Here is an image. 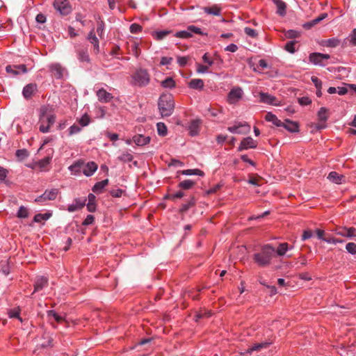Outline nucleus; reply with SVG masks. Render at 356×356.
I'll use <instances>...</instances> for the list:
<instances>
[{"mask_svg":"<svg viewBox=\"0 0 356 356\" xmlns=\"http://www.w3.org/2000/svg\"><path fill=\"white\" fill-rule=\"evenodd\" d=\"M275 252V249L270 244L264 245L260 252L253 254V260L261 267L267 266L270 265Z\"/></svg>","mask_w":356,"mask_h":356,"instance_id":"f257e3e1","label":"nucleus"},{"mask_svg":"<svg viewBox=\"0 0 356 356\" xmlns=\"http://www.w3.org/2000/svg\"><path fill=\"white\" fill-rule=\"evenodd\" d=\"M56 116L53 114L47 106H42L40 109L39 115V130L42 133L49 131L50 127L54 124Z\"/></svg>","mask_w":356,"mask_h":356,"instance_id":"f03ea898","label":"nucleus"},{"mask_svg":"<svg viewBox=\"0 0 356 356\" xmlns=\"http://www.w3.org/2000/svg\"><path fill=\"white\" fill-rule=\"evenodd\" d=\"M159 109L163 118L170 116L174 111L175 104L170 95H162L158 102Z\"/></svg>","mask_w":356,"mask_h":356,"instance_id":"7ed1b4c3","label":"nucleus"},{"mask_svg":"<svg viewBox=\"0 0 356 356\" xmlns=\"http://www.w3.org/2000/svg\"><path fill=\"white\" fill-rule=\"evenodd\" d=\"M132 79L134 85L144 87L149 83L150 76L146 70L140 68L134 73Z\"/></svg>","mask_w":356,"mask_h":356,"instance_id":"20e7f679","label":"nucleus"},{"mask_svg":"<svg viewBox=\"0 0 356 356\" xmlns=\"http://www.w3.org/2000/svg\"><path fill=\"white\" fill-rule=\"evenodd\" d=\"M53 7L61 16H67L72 11V5L68 0H54Z\"/></svg>","mask_w":356,"mask_h":356,"instance_id":"39448f33","label":"nucleus"},{"mask_svg":"<svg viewBox=\"0 0 356 356\" xmlns=\"http://www.w3.org/2000/svg\"><path fill=\"white\" fill-rule=\"evenodd\" d=\"M74 50L80 62H90L88 54V46L87 44L76 43L74 44Z\"/></svg>","mask_w":356,"mask_h":356,"instance_id":"423d86ee","label":"nucleus"},{"mask_svg":"<svg viewBox=\"0 0 356 356\" xmlns=\"http://www.w3.org/2000/svg\"><path fill=\"white\" fill-rule=\"evenodd\" d=\"M330 58V56L329 54L314 52L309 54V60L315 65L325 67L326 63L324 62V60H327Z\"/></svg>","mask_w":356,"mask_h":356,"instance_id":"0eeeda50","label":"nucleus"},{"mask_svg":"<svg viewBox=\"0 0 356 356\" xmlns=\"http://www.w3.org/2000/svg\"><path fill=\"white\" fill-rule=\"evenodd\" d=\"M58 194V189L52 188L51 190H46L43 194L38 196L35 199V202H39L43 204L45 202L49 200H54Z\"/></svg>","mask_w":356,"mask_h":356,"instance_id":"6e6552de","label":"nucleus"},{"mask_svg":"<svg viewBox=\"0 0 356 356\" xmlns=\"http://www.w3.org/2000/svg\"><path fill=\"white\" fill-rule=\"evenodd\" d=\"M334 232L337 235L346 237L350 239L354 238L356 236V229L353 227H339L335 229Z\"/></svg>","mask_w":356,"mask_h":356,"instance_id":"1a4fd4ad","label":"nucleus"},{"mask_svg":"<svg viewBox=\"0 0 356 356\" xmlns=\"http://www.w3.org/2000/svg\"><path fill=\"white\" fill-rule=\"evenodd\" d=\"M227 130L232 134H245L250 130V127L246 123L237 122L232 127H229Z\"/></svg>","mask_w":356,"mask_h":356,"instance_id":"9d476101","label":"nucleus"},{"mask_svg":"<svg viewBox=\"0 0 356 356\" xmlns=\"http://www.w3.org/2000/svg\"><path fill=\"white\" fill-rule=\"evenodd\" d=\"M258 143L257 140H254L252 137L248 136L244 138L238 147V151L241 152L245 149H248L250 148H256L257 147Z\"/></svg>","mask_w":356,"mask_h":356,"instance_id":"9b49d317","label":"nucleus"},{"mask_svg":"<svg viewBox=\"0 0 356 356\" xmlns=\"http://www.w3.org/2000/svg\"><path fill=\"white\" fill-rule=\"evenodd\" d=\"M243 95V90L241 88H233L228 93V102L230 104H235L238 102Z\"/></svg>","mask_w":356,"mask_h":356,"instance_id":"f8f14e48","label":"nucleus"},{"mask_svg":"<svg viewBox=\"0 0 356 356\" xmlns=\"http://www.w3.org/2000/svg\"><path fill=\"white\" fill-rule=\"evenodd\" d=\"M38 86L36 83H29L25 86L22 90V95L26 99H29L37 92Z\"/></svg>","mask_w":356,"mask_h":356,"instance_id":"ddd939ff","label":"nucleus"},{"mask_svg":"<svg viewBox=\"0 0 356 356\" xmlns=\"http://www.w3.org/2000/svg\"><path fill=\"white\" fill-rule=\"evenodd\" d=\"M86 200L87 199L86 197L76 198L72 204L68 206L67 211L69 212H74L81 209L86 205Z\"/></svg>","mask_w":356,"mask_h":356,"instance_id":"4468645a","label":"nucleus"},{"mask_svg":"<svg viewBox=\"0 0 356 356\" xmlns=\"http://www.w3.org/2000/svg\"><path fill=\"white\" fill-rule=\"evenodd\" d=\"M86 39L93 45V51L95 54L99 53V42L95 35L94 29H92L88 34Z\"/></svg>","mask_w":356,"mask_h":356,"instance_id":"2eb2a0df","label":"nucleus"},{"mask_svg":"<svg viewBox=\"0 0 356 356\" xmlns=\"http://www.w3.org/2000/svg\"><path fill=\"white\" fill-rule=\"evenodd\" d=\"M202 121L199 119L193 120L188 125L189 134L191 136L198 135Z\"/></svg>","mask_w":356,"mask_h":356,"instance_id":"dca6fc26","label":"nucleus"},{"mask_svg":"<svg viewBox=\"0 0 356 356\" xmlns=\"http://www.w3.org/2000/svg\"><path fill=\"white\" fill-rule=\"evenodd\" d=\"M97 164L95 162L90 161L83 165L82 172L86 177H90L97 170Z\"/></svg>","mask_w":356,"mask_h":356,"instance_id":"f3484780","label":"nucleus"},{"mask_svg":"<svg viewBox=\"0 0 356 356\" xmlns=\"http://www.w3.org/2000/svg\"><path fill=\"white\" fill-rule=\"evenodd\" d=\"M271 342H261L254 344L252 347L249 348L247 351L243 353V356H250L254 351H259L263 348H267Z\"/></svg>","mask_w":356,"mask_h":356,"instance_id":"a211bd4d","label":"nucleus"},{"mask_svg":"<svg viewBox=\"0 0 356 356\" xmlns=\"http://www.w3.org/2000/svg\"><path fill=\"white\" fill-rule=\"evenodd\" d=\"M259 97L260 101L262 103L275 106L278 105V104L277 103V99L273 95H271L266 92H260Z\"/></svg>","mask_w":356,"mask_h":356,"instance_id":"6ab92c4d","label":"nucleus"},{"mask_svg":"<svg viewBox=\"0 0 356 356\" xmlns=\"http://www.w3.org/2000/svg\"><path fill=\"white\" fill-rule=\"evenodd\" d=\"M49 69L51 72L55 76L56 79H60L63 77L65 69L60 64H52L51 65Z\"/></svg>","mask_w":356,"mask_h":356,"instance_id":"aec40b11","label":"nucleus"},{"mask_svg":"<svg viewBox=\"0 0 356 356\" xmlns=\"http://www.w3.org/2000/svg\"><path fill=\"white\" fill-rule=\"evenodd\" d=\"M97 96L99 102L104 103L109 102L113 98L112 94L107 92L104 88L97 90Z\"/></svg>","mask_w":356,"mask_h":356,"instance_id":"412c9836","label":"nucleus"},{"mask_svg":"<svg viewBox=\"0 0 356 356\" xmlns=\"http://www.w3.org/2000/svg\"><path fill=\"white\" fill-rule=\"evenodd\" d=\"M282 127L285 128L287 131L291 133H296L299 131V125L296 122L291 121L286 119Z\"/></svg>","mask_w":356,"mask_h":356,"instance_id":"4be33fe9","label":"nucleus"},{"mask_svg":"<svg viewBox=\"0 0 356 356\" xmlns=\"http://www.w3.org/2000/svg\"><path fill=\"white\" fill-rule=\"evenodd\" d=\"M48 279L45 277H38L34 284V292L42 290L44 287L47 286Z\"/></svg>","mask_w":356,"mask_h":356,"instance_id":"5701e85b","label":"nucleus"},{"mask_svg":"<svg viewBox=\"0 0 356 356\" xmlns=\"http://www.w3.org/2000/svg\"><path fill=\"white\" fill-rule=\"evenodd\" d=\"M327 179L330 181L337 184H340L345 181V176H343V175H339L335 171L330 172L327 176Z\"/></svg>","mask_w":356,"mask_h":356,"instance_id":"b1692460","label":"nucleus"},{"mask_svg":"<svg viewBox=\"0 0 356 356\" xmlns=\"http://www.w3.org/2000/svg\"><path fill=\"white\" fill-rule=\"evenodd\" d=\"M53 152H54V150H53V149L51 148L49 150L48 155L47 156H45L44 158H43L42 159L40 160L37 163V165L39 166V168L40 169L45 168L50 163V162L52 159Z\"/></svg>","mask_w":356,"mask_h":356,"instance_id":"393cba45","label":"nucleus"},{"mask_svg":"<svg viewBox=\"0 0 356 356\" xmlns=\"http://www.w3.org/2000/svg\"><path fill=\"white\" fill-rule=\"evenodd\" d=\"M204 86V81L201 79H193L188 83V87L191 89L202 90Z\"/></svg>","mask_w":356,"mask_h":356,"instance_id":"a878e982","label":"nucleus"},{"mask_svg":"<svg viewBox=\"0 0 356 356\" xmlns=\"http://www.w3.org/2000/svg\"><path fill=\"white\" fill-rule=\"evenodd\" d=\"M273 1L277 6V13L282 17L285 16L286 14L285 2L282 0H273Z\"/></svg>","mask_w":356,"mask_h":356,"instance_id":"bb28decb","label":"nucleus"},{"mask_svg":"<svg viewBox=\"0 0 356 356\" xmlns=\"http://www.w3.org/2000/svg\"><path fill=\"white\" fill-rule=\"evenodd\" d=\"M133 141L138 146H143L150 142V137L139 134L133 137Z\"/></svg>","mask_w":356,"mask_h":356,"instance_id":"cd10ccee","label":"nucleus"},{"mask_svg":"<svg viewBox=\"0 0 356 356\" xmlns=\"http://www.w3.org/2000/svg\"><path fill=\"white\" fill-rule=\"evenodd\" d=\"M108 179L98 181L93 186L92 191L97 194L102 193L104 188L108 184Z\"/></svg>","mask_w":356,"mask_h":356,"instance_id":"c85d7f7f","label":"nucleus"},{"mask_svg":"<svg viewBox=\"0 0 356 356\" xmlns=\"http://www.w3.org/2000/svg\"><path fill=\"white\" fill-rule=\"evenodd\" d=\"M265 120L267 122H271L276 127H281L284 124V122L279 120L277 116L270 112L266 113Z\"/></svg>","mask_w":356,"mask_h":356,"instance_id":"c756f323","label":"nucleus"},{"mask_svg":"<svg viewBox=\"0 0 356 356\" xmlns=\"http://www.w3.org/2000/svg\"><path fill=\"white\" fill-rule=\"evenodd\" d=\"M202 10L205 13L208 15H212L215 16H220L221 15V9L217 5H213L211 7H204Z\"/></svg>","mask_w":356,"mask_h":356,"instance_id":"7c9ffc66","label":"nucleus"},{"mask_svg":"<svg viewBox=\"0 0 356 356\" xmlns=\"http://www.w3.org/2000/svg\"><path fill=\"white\" fill-rule=\"evenodd\" d=\"M341 43L340 40L336 38H330L327 40H323L321 45L327 47L334 48L339 46Z\"/></svg>","mask_w":356,"mask_h":356,"instance_id":"2f4dec72","label":"nucleus"},{"mask_svg":"<svg viewBox=\"0 0 356 356\" xmlns=\"http://www.w3.org/2000/svg\"><path fill=\"white\" fill-rule=\"evenodd\" d=\"M311 79L316 88V94L317 97H321L322 96L321 88H322V84H323L321 80L319 79L317 76H312Z\"/></svg>","mask_w":356,"mask_h":356,"instance_id":"473e14b6","label":"nucleus"},{"mask_svg":"<svg viewBox=\"0 0 356 356\" xmlns=\"http://www.w3.org/2000/svg\"><path fill=\"white\" fill-rule=\"evenodd\" d=\"M19 307H16L8 311V315L10 318H17L21 323L23 322V319L19 316L20 314Z\"/></svg>","mask_w":356,"mask_h":356,"instance_id":"72a5a7b5","label":"nucleus"},{"mask_svg":"<svg viewBox=\"0 0 356 356\" xmlns=\"http://www.w3.org/2000/svg\"><path fill=\"white\" fill-rule=\"evenodd\" d=\"M180 172L184 175L191 176V175H198L200 177H203L204 173L203 171L199 169H188L180 171Z\"/></svg>","mask_w":356,"mask_h":356,"instance_id":"f704fd0d","label":"nucleus"},{"mask_svg":"<svg viewBox=\"0 0 356 356\" xmlns=\"http://www.w3.org/2000/svg\"><path fill=\"white\" fill-rule=\"evenodd\" d=\"M83 163L81 161H77L71 165L69 167V170L71 171L72 173L76 175L81 172V171L83 170Z\"/></svg>","mask_w":356,"mask_h":356,"instance_id":"c9c22d12","label":"nucleus"},{"mask_svg":"<svg viewBox=\"0 0 356 356\" xmlns=\"http://www.w3.org/2000/svg\"><path fill=\"white\" fill-rule=\"evenodd\" d=\"M195 204V199L192 197L186 203L183 204L179 209L180 213H185Z\"/></svg>","mask_w":356,"mask_h":356,"instance_id":"e433bc0d","label":"nucleus"},{"mask_svg":"<svg viewBox=\"0 0 356 356\" xmlns=\"http://www.w3.org/2000/svg\"><path fill=\"white\" fill-rule=\"evenodd\" d=\"M172 31L169 30H162V31H154L152 33V35L156 40H161L165 37L168 35Z\"/></svg>","mask_w":356,"mask_h":356,"instance_id":"4c0bfd02","label":"nucleus"},{"mask_svg":"<svg viewBox=\"0 0 356 356\" xmlns=\"http://www.w3.org/2000/svg\"><path fill=\"white\" fill-rule=\"evenodd\" d=\"M51 216V213L46 212L44 213L35 214L33 218V221L35 222H40L42 220H47Z\"/></svg>","mask_w":356,"mask_h":356,"instance_id":"58836bf2","label":"nucleus"},{"mask_svg":"<svg viewBox=\"0 0 356 356\" xmlns=\"http://www.w3.org/2000/svg\"><path fill=\"white\" fill-rule=\"evenodd\" d=\"M0 271L6 276L10 273V266L8 260L0 261Z\"/></svg>","mask_w":356,"mask_h":356,"instance_id":"ea45409f","label":"nucleus"},{"mask_svg":"<svg viewBox=\"0 0 356 356\" xmlns=\"http://www.w3.org/2000/svg\"><path fill=\"white\" fill-rule=\"evenodd\" d=\"M195 182L191 180V179H186L182 181H181L178 186L184 190H188L191 189L194 185Z\"/></svg>","mask_w":356,"mask_h":356,"instance_id":"a19ab883","label":"nucleus"},{"mask_svg":"<svg viewBox=\"0 0 356 356\" xmlns=\"http://www.w3.org/2000/svg\"><path fill=\"white\" fill-rule=\"evenodd\" d=\"M289 249V244L287 243H282L279 245L276 253L278 256H284Z\"/></svg>","mask_w":356,"mask_h":356,"instance_id":"79ce46f5","label":"nucleus"},{"mask_svg":"<svg viewBox=\"0 0 356 356\" xmlns=\"http://www.w3.org/2000/svg\"><path fill=\"white\" fill-rule=\"evenodd\" d=\"M42 338L44 341L41 343L42 347L47 348L51 346L53 338L49 333L44 332L42 335Z\"/></svg>","mask_w":356,"mask_h":356,"instance_id":"37998d69","label":"nucleus"},{"mask_svg":"<svg viewBox=\"0 0 356 356\" xmlns=\"http://www.w3.org/2000/svg\"><path fill=\"white\" fill-rule=\"evenodd\" d=\"M158 134L161 136H165L168 134L167 127L163 122H158L156 124Z\"/></svg>","mask_w":356,"mask_h":356,"instance_id":"c03bdc74","label":"nucleus"},{"mask_svg":"<svg viewBox=\"0 0 356 356\" xmlns=\"http://www.w3.org/2000/svg\"><path fill=\"white\" fill-rule=\"evenodd\" d=\"M15 155L19 161H23L29 156V153L26 149H20L16 151Z\"/></svg>","mask_w":356,"mask_h":356,"instance_id":"a18cd8bd","label":"nucleus"},{"mask_svg":"<svg viewBox=\"0 0 356 356\" xmlns=\"http://www.w3.org/2000/svg\"><path fill=\"white\" fill-rule=\"evenodd\" d=\"M327 109L325 107H321L318 112V118L321 122H326L328 116L327 115Z\"/></svg>","mask_w":356,"mask_h":356,"instance_id":"49530a36","label":"nucleus"},{"mask_svg":"<svg viewBox=\"0 0 356 356\" xmlns=\"http://www.w3.org/2000/svg\"><path fill=\"white\" fill-rule=\"evenodd\" d=\"M47 315L49 319L53 318L57 323H60L63 321V318L58 315L54 310H48Z\"/></svg>","mask_w":356,"mask_h":356,"instance_id":"de8ad7c7","label":"nucleus"},{"mask_svg":"<svg viewBox=\"0 0 356 356\" xmlns=\"http://www.w3.org/2000/svg\"><path fill=\"white\" fill-rule=\"evenodd\" d=\"M161 86L165 88H173L175 87V82L171 77H168L161 81Z\"/></svg>","mask_w":356,"mask_h":356,"instance_id":"09e8293b","label":"nucleus"},{"mask_svg":"<svg viewBox=\"0 0 356 356\" xmlns=\"http://www.w3.org/2000/svg\"><path fill=\"white\" fill-rule=\"evenodd\" d=\"M133 155L129 152H123L120 156H118V159L124 163L130 162L133 160Z\"/></svg>","mask_w":356,"mask_h":356,"instance_id":"8fccbe9b","label":"nucleus"},{"mask_svg":"<svg viewBox=\"0 0 356 356\" xmlns=\"http://www.w3.org/2000/svg\"><path fill=\"white\" fill-rule=\"evenodd\" d=\"M104 29H105V24L102 20L97 21V33L98 35L102 38L104 37Z\"/></svg>","mask_w":356,"mask_h":356,"instance_id":"3c124183","label":"nucleus"},{"mask_svg":"<svg viewBox=\"0 0 356 356\" xmlns=\"http://www.w3.org/2000/svg\"><path fill=\"white\" fill-rule=\"evenodd\" d=\"M284 35L287 38L293 39L299 38L300 33L298 31L290 29L285 31Z\"/></svg>","mask_w":356,"mask_h":356,"instance_id":"603ef678","label":"nucleus"},{"mask_svg":"<svg viewBox=\"0 0 356 356\" xmlns=\"http://www.w3.org/2000/svg\"><path fill=\"white\" fill-rule=\"evenodd\" d=\"M346 41L349 42L351 46H356V29H354L351 33L346 38Z\"/></svg>","mask_w":356,"mask_h":356,"instance_id":"864d4df0","label":"nucleus"},{"mask_svg":"<svg viewBox=\"0 0 356 356\" xmlns=\"http://www.w3.org/2000/svg\"><path fill=\"white\" fill-rule=\"evenodd\" d=\"M296 44V41L291 40L286 43L284 49L286 51H289L291 54H293L296 52L295 44Z\"/></svg>","mask_w":356,"mask_h":356,"instance_id":"5fc2aeb1","label":"nucleus"},{"mask_svg":"<svg viewBox=\"0 0 356 356\" xmlns=\"http://www.w3.org/2000/svg\"><path fill=\"white\" fill-rule=\"evenodd\" d=\"M188 29L191 32V33L193 35V33L201 35H207V33H204L202 31L201 29L195 26L194 25H190L188 26Z\"/></svg>","mask_w":356,"mask_h":356,"instance_id":"6e6d98bb","label":"nucleus"},{"mask_svg":"<svg viewBox=\"0 0 356 356\" xmlns=\"http://www.w3.org/2000/svg\"><path fill=\"white\" fill-rule=\"evenodd\" d=\"M175 36L180 38H189L192 37V34L187 29V30L177 32L175 34Z\"/></svg>","mask_w":356,"mask_h":356,"instance_id":"4d7b16f0","label":"nucleus"},{"mask_svg":"<svg viewBox=\"0 0 356 356\" xmlns=\"http://www.w3.org/2000/svg\"><path fill=\"white\" fill-rule=\"evenodd\" d=\"M29 213L28 210L26 207L24 206H21L19 208V210L17 213V216L19 218H26L28 217Z\"/></svg>","mask_w":356,"mask_h":356,"instance_id":"13d9d810","label":"nucleus"},{"mask_svg":"<svg viewBox=\"0 0 356 356\" xmlns=\"http://www.w3.org/2000/svg\"><path fill=\"white\" fill-rule=\"evenodd\" d=\"M346 250L351 254H356V243L350 242L346 245Z\"/></svg>","mask_w":356,"mask_h":356,"instance_id":"bf43d9fd","label":"nucleus"},{"mask_svg":"<svg viewBox=\"0 0 356 356\" xmlns=\"http://www.w3.org/2000/svg\"><path fill=\"white\" fill-rule=\"evenodd\" d=\"M90 122V117L88 114H84L79 120V122L81 127H86L89 124Z\"/></svg>","mask_w":356,"mask_h":356,"instance_id":"052dcab7","label":"nucleus"},{"mask_svg":"<svg viewBox=\"0 0 356 356\" xmlns=\"http://www.w3.org/2000/svg\"><path fill=\"white\" fill-rule=\"evenodd\" d=\"M81 131V127H79L76 124H73L68 129V135L72 136L74 134L79 133Z\"/></svg>","mask_w":356,"mask_h":356,"instance_id":"680f3d73","label":"nucleus"},{"mask_svg":"<svg viewBox=\"0 0 356 356\" xmlns=\"http://www.w3.org/2000/svg\"><path fill=\"white\" fill-rule=\"evenodd\" d=\"M211 315L210 312H197L195 316V321L197 322L200 319L204 317H209Z\"/></svg>","mask_w":356,"mask_h":356,"instance_id":"e2e57ef3","label":"nucleus"},{"mask_svg":"<svg viewBox=\"0 0 356 356\" xmlns=\"http://www.w3.org/2000/svg\"><path fill=\"white\" fill-rule=\"evenodd\" d=\"M111 195L114 197H120L123 193H124V191L120 189V188H115L111 189L109 191Z\"/></svg>","mask_w":356,"mask_h":356,"instance_id":"0e129e2a","label":"nucleus"},{"mask_svg":"<svg viewBox=\"0 0 356 356\" xmlns=\"http://www.w3.org/2000/svg\"><path fill=\"white\" fill-rule=\"evenodd\" d=\"M130 32L131 33H138L142 31V26L138 24H132L130 26Z\"/></svg>","mask_w":356,"mask_h":356,"instance_id":"69168bd1","label":"nucleus"},{"mask_svg":"<svg viewBox=\"0 0 356 356\" xmlns=\"http://www.w3.org/2000/svg\"><path fill=\"white\" fill-rule=\"evenodd\" d=\"M244 32L245 33L246 35L251 38H256L257 36V31L254 29H251L250 27H245L244 29Z\"/></svg>","mask_w":356,"mask_h":356,"instance_id":"338daca9","label":"nucleus"},{"mask_svg":"<svg viewBox=\"0 0 356 356\" xmlns=\"http://www.w3.org/2000/svg\"><path fill=\"white\" fill-rule=\"evenodd\" d=\"M298 103L301 106H307L312 103V100L308 97H302L300 98H298Z\"/></svg>","mask_w":356,"mask_h":356,"instance_id":"774afa93","label":"nucleus"}]
</instances>
